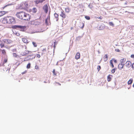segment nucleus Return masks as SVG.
Returning <instances> with one entry per match:
<instances>
[{
	"label": "nucleus",
	"instance_id": "nucleus-1",
	"mask_svg": "<svg viewBox=\"0 0 134 134\" xmlns=\"http://www.w3.org/2000/svg\"><path fill=\"white\" fill-rule=\"evenodd\" d=\"M29 5L27 2H25L21 3L19 8L21 9H25L28 8Z\"/></svg>",
	"mask_w": 134,
	"mask_h": 134
},
{
	"label": "nucleus",
	"instance_id": "nucleus-2",
	"mask_svg": "<svg viewBox=\"0 0 134 134\" xmlns=\"http://www.w3.org/2000/svg\"><path fill=\"white\" fill-rule=\"evenodd\" d=\"M8 23L10 24H14L16 21L15 18L11 16H7Z\"/></svg>",
	"mask_w": 134,
	"mask_h": 134
},
{
	"label": "nucleus",
	"instance_id": "nucleus-3",
	"mask_svg": "<svg viewBox=\"0 0 134 134\" xmlns=\"http://www.w3.org/2000/svg\"><path fill=\"white\" fill-rule=\"evenodd\" d=\"M24 15H23L22 20H30L31 17V16L27 13L24 12Z\"/></svg>",
	"mask_w": 134,
	"mask_h": 134
},
{
	"label": "nucleus",
	"instance_id": "nucleus-4",
	"mask_svg": "<svg viewBox=\"0 0 134 134\" xmlns=\"http://www.w3.org/2000/svg\"><path fill=\"white\" fill-rule=\"evenodd\" d=\"M24 12L22 11L17 12L16 13V15L18 18L22 20L23 15H24Z\"/></svg>",
	"mask_w": 134,
	"mask_h": 134
},
{
	"label": "nucleus",
	"instance_id": "nucleus-5",
	"mask_svg": "<svg viewBox=\"0 0 134 134\" xmlns=\"http://www.w3.org/2000/svg\"><path fill=\"white\" fill-rule=\"evenodd\" d=\"M15 28L18 29L20 30L24 31H25L26 29V27L25 26H23L20 25H15L14 26Z\"/></svg>",
	"mask_w": 134,
	"mask_h": 134
},
{
	"label": "nucleus",
	"instance_id": "nucleus-6",
	"mask_svg": "<svg viewBox=\"0 0 134 134\" xmlns=\"http://www.w3.org/2000/svg\"><path fill=\"white\" fill-rule=\"evenodd\" d=\"M35 58V56H34V54L30 55L25 58L24 59V61H27L30 60H31L34 59Z\"/></svg>",
	"mask_w": 134,
	"mask_h": 134
},
{
	"label": "nucleus",
	"instance_id": "nucleus-7",
	"mask_svg": "<svg viewBox=\"0 0 134 134\" xmlns=\"http://www.w3.org/2000/svg\"><path fill=\"white\" fill-rule=\"evenodd\" d=\"M48 7H49V6L48 4L44 5L43 7V9L46 13H47L48 11Z\"/></svg>",
	"mask_w": 134,
	"mask_h": 134
},
{
	"label": "nucleus",
	"instance_id": "nucleus-8",
	"mask_svg": "<svg viewBox=\"0 0 134 134\" xmlns=\"http://www.w3.org/2000/svg\"><path fill=\"white\" fill-rule=\"evenodd\" d=\"M32 52L29 51H25L24 52L21 53V55L23 56H25L29 54L32 53Z\"/></svg>",
	"mask_w": 134,
	"mask_h": 134
},
{
	"label": "nucleus",
	"instance_id": "nucleus-9",
	"mask_svg": "<svg viewBox=\"0 0 134 134\" xmlns=\"http://www.w3.org/2000/svg\"><path fill=\"white\" fill-rule=\"evenodd\" d=\"M2 41L7 44H9L12 43V41L10 40L3 39Z\"/></svg>",
	"mask_w": 134,
	"mask_h": 134
},
{
	"label": "nucleus",
	"instance_id": "nucleus-10",
	"mask_svg": "<svg viewBox=\"0 0 134 134\" xmlns=\"http://www.w3.org/2000/svg\"><path fill=\"white\" fill-rule=\"evenodd\" d=\"M41 21L40 20H36L34 21V24L36 26H38L40 25Z\"/></svg>",
	"mask_w": 134,
	"mask_h": 134
},
{
	"label": "nucleus",
	"instance_id": "nucleus-11",
	"mask_svg": "<svg viewBox=\"0 0 134 134\" xmlns=\"http://www.w3.org/2000/svg\"><path fill=\"white\" fill-rule=\"evenodd\" d=\"M1 22L3 24L8 23L7 16H6L2 19L1 20Z\"/></svg>",
	"mask_w": 134,
	"mask_h": 134
},
{
	"label": "nucleus",
	"instance_id": "nucleus-12",
	"mask_svg": "<svg viewBox=\"0 0 134 134\" xmlns=\"http://www.w3.org/2000/svg\"><path fill=\"white\" fill-rule=\"evenodd\" d=\"M60 15L63 19L65 18L66 17V15L64 12V11L63 10H62L61 12Z\"/></svg>",
	"mask_w": 134,
	"mask_h": 134
},
{
	"label": "nucleus",
	"instance_id": "nucleus-13",
	"mask_svg": "<svg viewBox=\"0 0 134 134\" xmlns=\"http://www.w3.org/2000/svg\"><path fill=\"white\" fill-rule=\"evenodd\" d=\"M131 65V62L129 61H127L125 64V66L127 68H130Z\"/></svg>",
	"mask_w": 134,
	"mask_h": 134
},
{
	"label": "nucleus",
	"instance_id": "nucleus-14",
	"mask_svg": "<svg viewBox=\"0 0 134 134\" xmlns=\"http://www.w3.org/2000/svg\"><path fill=\"white\" fill-rule=\"evenodd\" d=\"M46 0H35L34 1L35 4H38L40 3H42L44 1Z\"/></svg>",
	"mask_w": 134,
	"mask_h": 134
},
{
	"label": "nucleus",
	"instance_id": "nucleus-15",
	"mask_svg": "<svg viewBox=\"0 0 134 134\" xmlns=\"http://www.w3.org/2000/svg\"><path fill=\"white\" fill-rule=\"evenodd\" d=\"M46 0H35L34 1L35 4H38L40 3H42L44 1Z\"/></svg>",
	"mask_w": 134,
	"mask_h": 134
},
{
	"label": "nucleus",
	"instance_id": "nucleus-16",
	"mask_svg": "<svg viewBox=\"0 0 134 134\" xmlns=\"http://www.w3.org/2000/svg\"><path fill=\"white\" fill-rule=\"evenodd\" d=\"M46 0H35L34 1L35 4H38L40 3H42L44 1Z\"/></svg>",
	"mask_w": 134,
	"mask_h": 134
},
{
	"label": "nucleus",
	"instance_id": "nucleus-17",
	"mask_svg": "<svg viewBox=\"0 0 134 134\" xmlns=\"http://www.w3.org/2000/svg\"><path fill=\"white\" fill-rule=\"evenodd\" d=\"M113 76L111 75H109L107 77V80L108 82H110L112 79Z\"/></svg>",
	"mask_w": 134,
	"mask_h": 134
},
{
	"label": "nucleus",
	"instance_id": "nucleus-18",
	"mask_svg": "<svg viewBox=\"0 0 134 134\" xmlns=\"http://www.w3.org/2000/svg\"><path fill=\"white\" fill-rule=\"evenodd\" d=\"M103 24L99 25L98 26V29L100 30H102L104 28V27Z\"/></svg>",
	"mask_w": 134,
	"mask_h": 134
},
{
	"label": "nucleus",
	"instance_id": "nucleus-19",
	"mask_svg": "<svg viewBox=\"0 0 134 134\" xmlns=\"http://www.w3.org/2000/svg\"><path fill=\"white\" fill-rule=\"evenodd\" d=\"M124 65V64L120 63L118 65V68L119 69L121 70L123 68Z\"/></svg>",
	"mask_w": 134,
	"mask_h": 134
},
{
	"label": "nucleus",
	"instance_id": "nucleus-20",
	"mask_svg": "<svg viewBox=\"0 0 134 134\" xmlns=\"http://www.w3.org/2000/svg\"><path fill=\"white\" fill-rule=\"evenodd\" d=\"M8 13V12L7 11H2L0 12V17L1 16L6 14Z\"/></svg>",
	"mask_w": 134,
	"mask_h": 134
},
{
	"label": "nucleus",
	"instance_id": "nucleus-21",
	"mask_svg": "<svg viewBox=\"0 0 134 134\" xmlns=\"http://www.w3.org/2000/svg\"><path fill=\"white\" fill-rule=\"evenodd\" d=\"M80 54L79 53L77 52L76 53L75 56V58L77 60L80 58Z\"/></svg>",
	"mask_w": 134,
	"mask_h": 134
},
{
	"label": "nucleus",
	"instance_id": "nucleus-22",
	"mask_svg": "<svg viewBox=\"0 0 134 134\" xmlns=\"http://www.w3.org/2000/svg\"><path fill=\"white\" fill-rule=\"evenodd\" d=\"M22 41L25 43L26 44L28 43L29 42L27 39L25 38H22Z\"/></svg>",
	"mask_w": 134,
	"mask_h": 134
},
{
	"label": "nucleus",
	"instance_id": "nucleus-23",
	"mask_svg": "<svg viewBox=\"0 0 134 134\" xmlns=\"http://www.w3.org/2000/svg\"><path fill=\"white\" fill-rule=\"evenodd\" d=\"M54 16L55 17V18L56 21H58L59 20L58 15V14H57L56 13H55L54 14Z\"/></svg>",
	"mask_w": 134,
	"mask_h": 134
},
{
	"label": "nucleus",
	"instance_id": "nucleus-24",
	"mask_svg": "<svg viewBox=\"0 0 134 134\" xmlns=\"http://www.w3.org/2000/svg\"><path fill=\"white\" fill-rule=\"evenodd\" d=\"M65 12L68 13L70 12V9L69 7H68L67 8H65Z\"/></svg>",
	"mask_w": 134,
	"mask_h": 134
},
{
	"label": "nucleus",
	"instance_id": "nucleus-25",
	"mask_svg": "<svg viewBox=\"0 0 134 134\" xmlns=\"http://www.w3.org/2000/svg\"><path fill=\"white\" fill-rule=\"evenodd\" d=\"M50 20V16H47V18L45 20V23L46 25H48V21H49Z\"/></svg>",
	"mask_w": 134,
	"mask_h": 134
},
{
	"label": "nucleus",
	"instance_id": "nucleus-26",
	"mask_svg": "<svg viewBox=\"0 0 134 134\" xmlns=\"http://www.w3.org/2000/svg\"><path fill=\"white\" fill-rule=\"evenodd\" d=\"M47 53L46 49H43L42 51V55L45 54Z\"/></svg>",
	"mask_w": 134,
	"mask_h": 134
},
{
	"label": "nucleus",
	"instance_id": "nucleus-27",
	"mask_svg": "<svg viewBox=\"0 0 134 134\" xmlns=\"http://www.w3.org/2000/svg\"><path fill=\"white\" fill-rule=\"evenodd\" d=\"M4 43L2 41L0 40V45L1 48L4 47Z\"/></svg>",
	"mask_w": 134,
	"mask_h": 134
},
{
	"label": "nucleus",
	"instance_id": "nucleus-28",
	"mask_svg": "<svg viewBox=\"0 0 134 134\" xmlns=\"http://www.w3.org/2000/svg\"><path fill=\"white\" fill-rule=\"evenodd\" d=\"M8 58L7 57L5 58L3 60L2 65L4 66V65L5 63H6L8 61Z\"/></svg>",
	"mask_w": 134,
	"mask_h": 134
},
{
	"label": "nucleus",
	"instance_id": "nucleus-29",
	"mask_svg": "<svg viewBox=\"0 0 134 134\" xmlns=\"http://www.w3.org/2000/svg\"><path fill=\"white\" fill-rule=\"evenodd\" d=\"M126 61V59L125 58H123L121 59L120 62L121 63L124 64Z\"/></svg>",
	"mask_w": 134,
	"mask_h": 134
},
{
	"label": "nucleus",
	"instance_id": "nucleus-30",
	"mask_svg": "<svg viewBox=\"0 0 134 134\" xmlns=\"http://www.w3.org/2000/svg\"><path fill=\"white\" fill-rule=\"evenodd\" d=\"M133 81L132 79H130L127 82V84L129 85H131Z\"/></svg>",
	"mask_w": 134,
	"mask_h": 134
},
{
	"label": "nucleus",
	"instance_id": "nucleus-31",
	"mask_svg": "<svg viewBox=\"0 0 134 134\" xmlns=\"http://www.w3.org/2000/svg\"><path fill=\"white\" fill-rule=\"evenodd\" d=\"M103 59L104 62H106L108 60V56L107 54H105L104 55Z\"/></svg>",
	"mask_w": 134,
	"mask_h": 134
},
{
	"label": "nucleus",
	"instance_id": "nucleus-32",
	"mask_svg": "<svg viewBox=\"0 0 134 134\" xmlns=\"http://www.w3.org/2000/svg\"><path fill=\"white\" fill-rule=\"evenodd\" d=\"M52 72H53V75L54 76H56L57 75V72L55 71V70L54 69L53 70Z\"/></svg>",
	"mask_w": 134,
	"mask_h": 134
},
{
	"label": "nucleus",
	"instance_id": "nucleus-33",
	"mask_svg": "<svg viewBox=\"0 0 134 134\" xmlns=\"http://www.w3.org/2000/svg\"><path fill=\"white\" fill-rule=\"evenodd\" d=\"M80 27L82 29H83L84 26V23H80Z\"/></svg>",
	"mask_w": 134,
	"mask_h": 134
},
{
	"label": "nucleus",
	"instance_id": "nucleus-34",
	"mask_svg": "<svg viewBox=\"0 0 134 134\" xmlns=\"http://www.w3.org/2000/svg\"><path fill=\"white\" fill-rule=\"evenodd\" d=\"M37 9L35 8H34L32 9V12L34 13H36L37 11Z\"/></svg>",
	"mask_w": 134,
	"mask_h": 134
},
{
	"label": "nucleus",
	"instance_id": "nucleus-35",
	"mask_svg": "<svg viewBox=\"0 0 134 134\" xmlns=\"http://www.w3.org/2000/svg\"><path fill=\"white\" fill-rule=\"evenodd\" d=\"M31 67V64L30 63H28L26 66V68L27 69H29Z\"/></svg>",
	"mask_w": 134,
	"mask_h": 134
},
{
	"label": "nucleus",
	"instance_id": "nucleus-36",
	"mask_svg": "<svg viewBox=\"0 0 134 134\" xmlns=\"http://www.w3.org/2000/svg\"><path fill=\"white\" fill-rule=\"evenodd\" d=\"M54 45L53 46L54 48H55L56 47V46L57 44V43L56 41L55 40L54 42Z\"/></svg>",
	"mask_w": 134,
	"mask_h": 134
},
{
	"label": "nucleus",
	"instance_id": "nucleus-37",
	"mask_svg": "<svg viewBox=\"0 0 134 134\" xmlns=\"http://www.w3.org/2000/svg\"><path fill=\"white\" fill-rule=\"evenodd\" d=\"M34 55L35 56V57L36 56L38 58H40L41 57L40 55L39 54H36V55Z\"/></svg>",
	"mask_w": 134,
	"mask_h": 134
},
{
	"label": "nucleus",
	"instance_id": "nucleus-38",
	"mask_svg": "<svg viewBox=\"0 0 134 134\" xmlns=\"http://www.w3.org/2000/svg\"><path fill=\"white\" fill-rule=\"evenodd\" d=\"M32 43L34 46L35 47H36L37 46V45L36 43L34 42H32Z\"/></svg>",
	"mask_w": 134,
	"mask_h": 134
},
{
	"label": "nucleus",
	"instance_id": "nucleus-39",
	"mask_svg": "<svg viewBox=\"0 0 134 134\" xmlns=\"http://www.w3.org/2000/svg\"><path fill=\"white\" fill-rule=\"evenodd\" d=\"M109 24L111 26H112L113 27L114 26V24L112 22H109Z\"/></svg>",
	"mask_w": 134,
	"mask_h": 134
},
{
	"label": "nucleus",
	"instance_id": "nucleus-40",
	"mask_svg": "<svg viewBox=\"0 0 134 134\" xmlns=\"http://www.w3.org/2000/svg\"><path fill=\"white\" fill-rule=\"evenodd\" d=\"M2 53L3 54H5L6 53V52L3 49L2 50Z\"/></svg>",
	"mask_w": 134,
	"mask_h": 134
},
{
	"label": "nucleus",
	"instance_id": "nucleus-41",
	"mask_svg": "<svg viewBox=\"0 0 134 134\" xmlns=\"http://www.w3.org/2000/svg\"><path fill=\"white\" fill-rule=\"evenodd\" d=\"M110 63L111 65L112 66V67L113 68L114 67V66L113 64L112 63V62L111 60H110Z\"/></svg>",
	"mask_w": 134,
	"mask_h": 134
},
{
	"label": "nucleus",
	"instance_id": "nucleus-42",
	"mask_svg": "<svg viewBox=\"0 0 134 134\" xmlns=\"http://www.w3.org/2000/svg\"><path fill=\"white\" fill-rule=\"evenodd\" d=\"M10 5V4H8V5H6L4 6L3 7H2V9H4L7 7L9 5Z\"/></svg>",
	"mask_w": 134,
	"mask_h": 134
},
{
	"label": "nucleus",
	"instance_id": "nucleus-43",
	"mask_svg": "<svg viewBox=\"0 0 134 134\" xmlns=\"http://www.w3.org/2000/svg\"><path fill=\"white\" fill-rule=\"evenodd\" d=\"M85 18L87 20H89L90 19V17L89 16H85Z\"/></svg>",
	"mask_w": 134,
	"mask_h": 134
},
{
	"label": "nucleus",
	"instance_id": "nucleus-44",
	"mask_svg": "<svg viewBox=\"0 0 134 134\" xmlns=\"http://www.w3.org/2000/svg\"><path fill=\"white\" fill-rule=\"evenodd\" d=\"M100 69H101L100 66L99 65L98 66V67H97V69H98V71H99V70H100Z\"/></svg>",
	"mask_w": 134,
	"mask_h": 134
},
{
	"label": "nucleus",
	"instance_id": "nucleus-45",
	"mask_svg": "<svg viewBox=\"0 0 134 134\" xmlns=\"http://www.w3.org/2000/svg\"><path fill=\"white\" fill-rule=\"evenodd\" d=\"M14 33L15 35H16L18 36H19L20 35V34L19 33L16 32H15V33Z\"/></svg>",
	"mask_w": 134,
	"mask_h": 134
},
{
	"label": "nucleus",
	"instance_id": "nucleus-46",
	"mask_svg": "<svg viewBox=\"0 0 134 134\" xmlns=\"http://www.w3.org/2000/svg\"><path fill=\"white\" fill-rule=\"evenodd\" d=\"M115 69H113L111 70V72L112 73H114L115 72Z\"/></svg>",
	"mask_w": 134,
	"mask_h": 134
},
{
	"label": "nucleus",
	"instance_id": "nucleus-47",
	"mask_svg": "<svg viewBox=\"0 0 134 134\" xmlns=\"http://www.w3.org/2000/svg\"><path fill=\"white\" fill-rule=\"evenodd\" d=\"M35 68L36 69H39V67L37 65H36L35 66Z\"/></svg>",
	"mask_w": 134,
	"mask_h": 134
},
{
	"label": "nucleus",
	"instance_id": "nucleus-48",
	"mask_svg": "<svg viewBox=\"0 0 134 134\" xmlns=\"http://www.w3.org/2000/svg\"><path fill=\"white\" fill-rule=\"evenodd\" d=\"M131 57L132 58H133L134 59V54H132L131 55Z\"/></svg>",
	"mask_w": 134,
	"mask_h": 134
},
{
	"label": "nucleus",
	"instance_id": "nucleus-49",
	"mask_svg": "<svg viewBox=\"0 0 134 134\" xmlns=\"http://www.w3.org/2000/svg\"><path fill=\"white\" fill-rule=\"evenodd\" d=\"M131 67L132 68L134 69V63L132 64Z\"/></svg>",
	"mask_w": 134,
	"mask_h": 134
},
{
	"label": "nucleus",
	"instance_id": "nucleus-50",
	"mask_svg": "<svg viewBox=\"0 0 134 134\" xmlns=\"http://www.w3.org/2000/svg\"><path fill=\"white\" fill-rule=\"evenodd\" d=\"M26 72H27V71L26 70H25L24 71L22 72L21 74H23L25 73Z\"/></svg>",
	"mask_w": 134,
	"mask_h": 134
},
{
	"label": "nucleus",
	"instance_id": "nucleus-51",
	"mask_svg": "<svg viewBox=\"0 0 134 134\" xmlns=\"http://www.w3.org/2000/svg\"><path fill=\"white\" fill-rule=\"evenodd\" d=\"M13 55L15 57H16V55L15 53H13Z\"/></svg>",
	"mask_w": 134,
	"mask_h": 134
},
{
	"label": "nucleus",
	"instance_id": "nucleus-52",
	"mask_svg": "<svg viewBox=\"0 0 134 134\" xmlns=\"http://www.w3.org/2000/svg\"><path fill=\"white\" fill-rule=\"evenodd\" d=\"M115 51H118V52H119L120 51V50L118 49H115Z\"/></svg>",
	"mask_w": 134,
	"mask_h": 134
},
{
	"label": "nucleus",
	"instance_id": "nucleus-53",
	"mask_svg": "<svg viewBox=\"0 0 134 134\" xmlns=\"http://www.w3.org/2000/svg\"><path fill=\"white\" fill-rule=\"evenodd\" d=\"M102 17L101 16H100L99 17V19H102Z\"/></svg>",
	"mask_w": 134,
	"mask_h": 134
},
{
	"label": "nucleus",
	"instance_id": "nucleus-54",
	"mask_svg": "<svg viewBox=\"0 0 134 134\" xmlns=\"http://www.w3.org/2000/svg\"><path fill=\"white\" fill-rule=\"evenodd\" d=\"M132 87L133 88H134V83L132 85Z\"/></svg>",
	"mask_w": 134,
	"mask_h": 134
},
{
	"label": "nucleus",
	"instance_id": "nucleus-55",
	"mask_svg": "<svg viewBox=\"0 0 134 134\" xmlns=\"http://www.w3.org/2000/svg\"><path fill=\"white\" fill-rule=\"evenodd\" d=\"M72 29H73V27H71V30H72Z\"/></svg>",
	"mask_w": 134,
	"mask_h": 134
},
{
	"label": "nucleus",
	"instance_id": "nucleus-56",
	"mask_svg": "<svg viewBox=\"0 0 134 134\" xmlns=\"http://www.w3.org/2000/svg\"><path fill=\"white\" fill-rule=\"evenodd\" d=\"M29 33L31 34H32L33 33V32H30Z\"/></svg>",
	"mask_w": 134,
	"mask_h": 134
},
{
	"label": "nucleus",
	"instance_id": "nucleus-57",
	"mask_svg": "<svg viewBox=\"0 0 134 134\" xmlns=\"http://www.w3.org/2000/svg\"><path fill=\"white\" fill-rule=\"evenodd\" d=\"M32 57H33V56H31V57H30V58H32Z\"/></svg>",
	"mask_w": 134,
	"mask_h": 134
},
{
	"label": "nucleus",
	"instance_id": "nucleus-58",
	"mask_svg": "<svg viewBox=\"0 0 134 134\" xmlns=\"http://www.w3.org/2000/svg\"><path fill=\"white\" fill-rule=\"evenodd\" d=\"M59 84V85H60V84Z\"/></svg>",
	"mask_w": 134,
	"mask_h": 134
},
{
	"label": "nucleus",
	"instance_id": "nucleus-59",
	"mask_svg": "<svg viewBox=\"0 0 134 134\" xmlns=\"http://www.w3.org/2000/svg\"><path fill=\"white\" fill-rule=\"evenodd\" d=\"M116 61V60H115V62Z\"/></svg>",
	"mask_w": 134,
	"mask_h": 134
},
{
	"label": "nucleus",
	"instance_id": "nucleus-60",
	"mask_svg": "<svg viewBox=\"0 0 134 134\" xmlns=\"http://www.w3.org/2000/svg\"><path fill=\"white\" fill-rule=\"evenodd\" d=\"M116 61V60H115V62Z\"/></svg>",
	"mask_w": 134,
	"mask_h": 134
}]
</instances>
